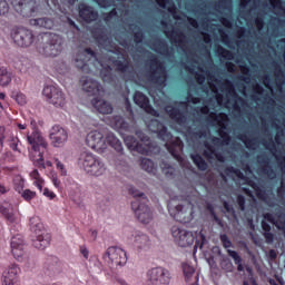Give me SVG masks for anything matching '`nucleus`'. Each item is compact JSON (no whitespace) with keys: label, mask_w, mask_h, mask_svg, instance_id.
Segmentation results:
<instances>
[{"label":"nucleus","mask_w":285,"mask_h":285,"mask_svg":"<svg viewBox=\"0 0 285 285\" xmlns=\"http://www.w3.org/2000/svg\"><path fill=\"white\" fill-rule=\"evenodd\" d=\"M31 179H33V186L38 188V190H43V178H41V175L39 174V170L33 169L30 173Z\"/></svg>","instance_id":"a19ab883"},{"label":"nucleus","mask_w":285,"mask_h":285,"mask_svg":"<svg viewBox=\"0 0 285 285\" xmlns=\"http://www.w3.org/2000/svg\"><path fill=\"white\" fill-rule=\"evenodd\" d=\"M239 141H243V144L246 146V148L255 150V146H257V138H248L246 135H239L238 136Z\"/></svg>","instance_id":"09e8293b"},{"label":"nucleus","mask_w":285,"mask_h":285,"mask_svg":"<svg viewBox=\"0 0 285 285\" xmlns=\"http://www.w3.org/2000/svg\"><path fill=\"white\" fill-rule=\"evenodd\" d=\"M205 148H206L207 150H205V151L203 153V155H204V157H206L207 159H210V158L213 157V155H215V148H214L210 144H208V142H205Z\"/></svg>","instance_id":"13d9d810"},{"label":"nucleus","mask_w":285,"mask_h":285,"mask_svg":"<svg viewBox=\"0 0 285 285\" xmlns=\"http://www.w3.org/2000/svg\"><path fill=\"white\" fill-rule=\"evenodd\" d=\"M91 35L98 43H110V37H108V32L106 31V28H94L91 31Z\"/></svg>","instance_id":"bb28decb"},{"label":"nucleus","mask_w":285,"mask_h":285,"mask_svg":"<svg viewBox=\"0 0 285 285\" xmlns=\"http://www.w3.org/2000/svg\"><path fill=\"white\" fill-rule=\"evenodd\" d=\"M153 50H155L156 52H160V55H166L168 56V43H166V41L158 39L155 43H154V48Z\"/></svg>","instance_id":"37998d69"},{"label":"nucleus","mask_w":285,"mask_h":285,"mask_svg":"<svg viewBox=\"0 0 285 285\" xmlns=\"http://www.w3.org/2000/svg\"><path fill=\"white\" fill-rule=\"evenodd\" d=\"M104 259H109L111 266H126L128 262V256L126 250L120 247H109L104 255Z\"/></svg>","instance_id":"dca6fc26"},{"label":"nucleus","mask_w":285,"mask_h":285,"mask_svg":"<svg viewBox=\"0 0 285 285\" xmlns=\"http://www.w3.org/2000/svg\"><path fill=\"white\" fill-rule=\"evenodd\" d=\"M215 117V121H218V125L220 128L218 129V135L220 139L223 140V144L225 146H228L230 144V135L226 132V124H228V115L220 112V114H213Z\"/></svg>","instance_id":"4be33fe9"},{"label":"nucleus","mask_w":285,"mask_h":285,"mask_svg":"<svg viewBox=\"0 0 285 285\" xmlns=\"http://www.w3.org/2000/svg\"><path fill=\"white\" fill-rule=\"evenodd\" d=\"M19 273H21V268H19V265L11 264L2 273V285H20L19 284Z\"/></svg>","instance_id":"aec40b11"},{"label":"nucleus","mask_w":285,"mask_h":285,"mask_svg":"<svg viewBox=\"0 0 285 285\" xmlns=\"http://www.w3.org/2000/svg\"><path fill=\"white\" fill-rule=\"evenodd\" d=\"M158 137L159 139L165 141V147L167 148L168 153L171 154L174 159H176L177 161H181V154L184 153V141L181 140V138L176 137L173 140V134L168 131V127L164 125L158 130Z\"/></svg>","instance_id":"0eeeda50"},{"label":"nucleus","mask_w":285,"mask_h":285,"mask_svg":"<svg viewBox=\"0 0 285 285\" xmlns=\"http://www.w3.org/2000/svg\"><path fill=\"white\" fill-rule=\"evenodd\" d=\"M136 136L138 137L135 138V136H126L124 141L126 146L130 150H135L136 153H139L140 155H148L150 153V137L148 135L144 134V131H137Z\"/></svg>","instance_id":"1a4fd4ad"},{"label":"nucleus","mask_w":285,"mask_h":285,"mask_svg":"<svg viewBox=\"0 0 285 285\" xmlns=\"http://www.w3.org/2000/svg\"><path fill=\"white\" fill-rule=\"evenodd\" d=\"M160 168H161L165 177H167L169 179H173V177H175V167L170 166V164L163 160L160 163Z\"/></svg>","instance_id":"c03bdc74"},{"label":"nucleus","mask_w":285,"mask_h":285,"mask_svg":"<svg viewBox=\"0 0 285 285\" xmlns=\"http://www.w3.org/2000/svg\"><path fill=\"white\" fill-rule=\"evenodd\" d=\"M36 48L45 57H58L63 50L61 37L51 32H41L36 37Z\"/></svg>","instance_id":"20e7f679"},{"label":"nucleus","mask_w":285,"mask_h":285,"mask_svg":"<svg viewBox=\"0 0 285 285\" xmlns=\"http://www.w3.org/2000/svg\"><path fill=\"white\" fill-rule=\"evenodd\" d=\"M13 99L19 106H26L28 104V98L23 95V92L13 94Z\"/></svg>","instance_id":"6e6d98bb"},{"label":"nucleus","mask_w":285,"mask_h":285,"mask_svg":"<svg viewBox=\"0 0 285 285\" xmlns=\"http://www.w3.org/2000/svg\"><path fill=\"white\" fill-rule=\"evenodd\" d=\"M275 77L277 81H281V83H284V70H282V67H279V65L275 66Z\"/></svg>","instance_id":"680f3d73"},{"label":"nucleus","mask_w":285,"mask_h":285,"mask_svg":"<svg viewBox=\"0 0 285 285\" xmlns=\"http://www.w3.org/2000/svg\"><path fill=\"white\" fill-rule=\"evenodd\" d=\"M90 57H94V59L97 57V52L91 48H86L83 51H79L76 56V68L86 72L89 68L88 62L90 61Z\"/></svg>","instance_id":"412c9836"},{"label":"nucleus","mask_w":285,"mask_h":285,"mask_svg":"<svg viewBox=\"0 0 285 285\" xmlns=\"http://www.w3.org/2000/svg\"><path fill=\"white\" fill-rule=\"evenodd\" d=\"M9 148L13 150V153H21V148H19V144H21V140H19V137L11 135L7 139Z\"/></svg>","instance_id":"a18cd8bd"},{"label":"nucleus","mask_w":285,"mask_h":285,"mask_svg":"<svg viewBox=\"0 0 285 285\" xmlns=\"http://www.w3.org/2000/svg\"><path fill=\"white\" fill-rule=\"evenodd\" d=\"M216 53L218 55V57H223V59H227L228 61H232V59H234V57H235L233 51H230L222 46L217 47Z\"/></svg>","instance_id":"8fccbe9b"},{"label":"nucleus","mask_w":285,"mask_h":285,"mask_svg":"<svg viewBox=\"0 0 285 285\" xmlns=\"http://www.w3.org/2000/svg\"><path fill=\"white\" fill-rule=\"evenodd\" d=\"M11 37L19 46L20 48H30V45L35 41V33L32 30L23 28V27H17L12 30Z\"/></svg>","instance_id":"ddd939ff"},{"label":"nucleus","mask_w":285,"mask_h":285,"mask_svg":"<svg viewBox=\"0 0 285 285\" xmlns=\"http://www.w3.org/2000/svg\"><path fill=\"white\" fill-rule=\"evenodd\" d=\"M249 186L255 190L256 197L261 202H266L268 199V194H266L265 189H262L259 186H257V183H250Z\"/></svg>","instance_id":"de8ad7c7"},{"label":"nucleus","mask_w":285,"mask_h":285,"mask_svg":"<svg viewBox=\"0 0 285 285\" xmlns=\"http://www.w3.org/2000/svg\"><path fill=\"white\" fill-rule=\"evenodd\" d=\"M149 63L150 71L147 75V79L156 86H164L166 83V68L164 63L153 53Z\"/></svg>","instance_id":"9d476101"},{"label":"nucleus","mask_w":285,"mask_h":285,"mask_svg":"<svg viewBox=\"0 0 285 285\" xmlns=\"http://www.w3.org/2000/svg\"><path fill=\"white\" fill-rule=\"evenodd\" d=\"M57 262H58V258H57V257H55V256H49V257L47 258V262L45 263V267H47V268H52V266H55V264H57Z\"/></svg>","instance_id":"69168bd1"},{"label":"nucleus","mask_w":285,"mask_h":285,"mask_svg":"<svg viewBox=\"0 0 285 285\" xmlns=\"http://www.w3.org/2000/svg\"><path fill=\"white\" fill-rule=\"evenodd\" d=\"M79 164H81L87 175H92L94 177H101V175L106 173V163H104V160L99 156L92 153H82L79 157Z\"/></svg>","instance_id":"423d86ee"},{"label":"nucleus","mask_w":285,"mask_h":285,"mask_svg":"<svg viewBox=\"0 0 285 285\" xmlns=\"http://www.w3.org/2000/svg\"><path fill=\"white\" fill-rule=\"evenodd\" d=\"M224 86L228 95H230L232 97H235L239 104H246V100H244V98L239 97L237 92H235V86L230 80H226Z\"/></svg>","instance_id":"ea45409f"},{"label":"nucleus","mask_w":285,"mask_h":285,"mask_svg":"<svg viewBox=\"0 0 285 285\" xmlns=\"http://www.w3.org/2000/svg\"><path fill=\"white\" fill-rule=\"evenodd\" d=\"M42 95L48 104H51L55 108H63L66 106V94L55 85H47L42 90Z\"/></svg>","instance_id":"f8f14e48"},{"label":"nucleus","mask_w":285,"mask_h":285,"mask_svg":"<svg viewBox=\"0 0 285 285\" xmlns=\"http://www.w3.org/2000/svg\"><path fill=\"white\" fill-rule=\"evenodd\" d=\"M27 141L29 146H31L30 159L33 165L40 170H46V166L49 168L52 167V163L50 160H43V154L48 150V142L41 136L39 130L35 129L31 134H27Z\"/></svg>","instance_id":"f03ea898"},{"label":"nucleus","mask_w":285,"mask_h":285,"mask_svg":"<svg viewBox=\"0 0 285 285\" xmlns=\"http://www.w3.org/2000/svg\"><path fill=\"white\" fill-rule=\"evenodd\" d=\"M191 160L197 166L198 170H208V163L199 154H191Z\"/></svg>","instance_id":"e433bc0d"},{"label":"nucleus","mask_w":285,"mask_h":285,"mask_svg":"<svg viewBox=\"0 0 285 285\" xmlns=\"http://www.w3.org/2000/svg\"><path fill=\"white\" fill-rule=\"evenodd\" d=\"M227 255H229V257H233L234 264H236L237 266V271L239 273L244 272V265L242 264V256H239V254L233 249H227Z\"/></svg>","instance_id":"79ce46f5"},{"label":"nucleus","mask_w":285,"mask_h":285,"mask_svg":"<svg viewBox=\"0 0 285 285\" xmlns=\"http://www.w3.org/2000/svg\"><path fill=\"white\" fill-rule=\"evenodd\" d=\"M109 61H111L116 72L126 73L128 72V70H130V68H132V66L130 65V61L124 62L117 58H110Z\"/></svg>","instance_id":"c756f323"},{"label":"nucleus","mask_w":285,"mask_h":285,"mask_svg":"<svg viewBox=\"0 0 285 285\" xmlns=\"http://www.w3.org/2000/svg\"><path fill=\"white\" fill-rule=\"evenodd\" d=\"M31 233H35L36 239H33L35 248L38 250H45L50 246L51 236L43 228V223H41V218L38 216H33L29 220Z\"/></svg>","instance_id":"6e6552de"},{"label":"nucleus","mask_w":285,"mask_h":285,"mask_svg":"<svg viewBox=\"0 0 285 285\" xmlns=\"http://www.w3.org/2000/svg\"><path fill=\"white\" fill-rule=\"evenodd\" d=\"M24 187H26V180H23V178L18 176L13 179V188L17 193H21Z\"/></svg>","instance_id":"603ef678"},{"label":"nucleus","mask_w":285,"mask_h":285,"mask_svg":"<svg viewBox=\"0 0 285 285\" xmlns=\"http://www.w3.org/2000/svg\"><path fill=\"white\" fill-rule=\"evenodd\" d=\"M21 197L24 199V202H32L35 197H37V191H32L30 189H22L21 190Z\"/></svg>","instance_id":"5fc2aeb1"},{"label":"nucleus","mask_w":285,"mask_h":285,"mask_svg":"<svg viewBox=\"0 0 285 285\" xmlns=\"http://www.w3.org/2000/svg\"><path fill=\"white\" fill-rule=\"evenodd\" d=\"M78 14L85 23H92V21L99 19V12L86 3H80L78 6Z\"/></svg>","instance_id":"5701e85b"},{"label":"nucleus","mask_w":285,"mask_h":285,"mask_svg":"<svg viewBox=\"0 0 285 285\" xmlns=\"http://www.w3.org/2000/svg\"><path fill=\"white\" fill-rule=\"evenodd\" d=\"M31 24L39 26L40 28H46L47 30H50L55 26V22L52 21V19L49 18H38L31 20Z\"/></svg>","instance_id":"c9c22d12"},{"label":"nucleus","mask_w":285,"mask_h":285,"mask_svg":"<svg viewBox=\"0 0 285 285\" xmlns=\"http://www.w3.org/2000/svg\"><path fill=\"white\" fill-rule=\"evenodd\" d=\"M258 161L259 164H262V173H264V175H267V177H269V179H275L276 174L273 169V167H271V161L268 160V158L264 157V156H258Z\"/></svg>","instance_id":"c85d7f7f"},{"label":"nucleus","mask_w":285,"mask_h":285,"mask_svg":"<svg viewBox=\"0 0 285 285\" xmlns=\"http://www.w3.org/2000/svg\"><path fill=\"white\" fill-rule=\"evenodd\" d=\"M129 195L134 196V202H131V210L135 213L138 222L140 224H150L153 222V210L148 206V197L144 191L135 189V187L129 188Z\"/></svg>","instance_id":"39448f33"},{"label":"nucleus","mask_w":285,"mask_h":285,"mask_svg":"<svg viewBox=\"0 0 285 285\" xmlns=\"http://www.w3.org/2000/svg\"><path fill=\"white\" fill-rule=\"evenodd\" d=\"M10 1L16 12H18V14H21L22 17H26V12H23V10L28 8V6L30 4V0H10Z\"/></svg>","instance_id":"7c9ffc66"},{"label":"nucleus","mask_w":285,"mask_h":285,"mask_svg":"<svg viewBox=\"0 0 285 285\" xmlns=\"http://www.w3.org/2000/svg\"><path fill=\"white\" fill-rule=\"evenodd\" d=\"M168 213L170 217L180 224H188V222L193 220V205L190 203L186 205L169 203Z\"/></svg>","instance_id":"9b49d317"},{"label":"nucleus","mask_w":285,"mask_h":285,"mask_svg":"<svg viewBox=\"0 0 285 285\" xmlns=\"http://www.w3.org/2000/svg\"><path fill=\"white\" fill-rule=\"evenodd\" d=\"M132 237L134 246L138 248V250H147V248H150V237H148V235L136 230L132 233Z\"/></svg>","instance_id":"a878e982"},{"label":"nucleus","mask_w":285,"mask_h":285,"mask_svg":"<svg viewBox=\"0 0 285 285\" xmlns=\"http://www.w3.org/2000/svg\"><path fill=\"white\" fill-rule=\"evenodd\" d=\"M55 161H56L57 170H60V175H62V177H66V175H68L66 167L61 164V161L59 159L56 158Z\"/></svg>","instance_id":"0e129e2a"},{"label":"nucleus","mask_w":285,"mask_h":285,"mask_svg":"<svg viewBox=\"0 0 285 285\" xmlns=\"http://www.w3.org/2000/svg\"><path fill=\"white\" fill-rule=\"evenodd\" d=\"M134 102L145 112H147V115H151V117H159V111H157V109L150 105V99L144 92L135 91Z\"/></svg>","instance_id":"f3484780"},{"label":"nucleus","mask_w":285,"mask_h":285,"mask_svg":"<svg viewBox=\"0 0 285 285\" xmlns=\"http://www.w3.org/2000/svg\"><path fill=\"white\" fill-rule=\"evenodd\" d=\"M175 35L176 37H178L179 39L176 40V43H178L179 48H181V50H185L184 48L186 47V35H184V32H176V31H171V32H166V36L168 37V39H175Z\"/></svg>","instance_id":"4c0bfd02"},{"label":"nucleus","mask_w":285,"mask_h":285,"mask_svg":"<svg viewBox=\"0 0 285 285\" xmlns=\"http://www.w3.org/2000/svg\"><path fill=\"white\" fill-rule=\"evenodd\" d=\"M111 126L116 130H120V132H128L130 130V124H128L121 116H114L111 120Z\"/></svg>","instance_id":"cd10ccee"},{"label":"nucleus","mask_w":285,"mask_h":285,"mask_svg":"<svg viewBox=\"0 0 285 285\" xmlns=\"http://www.w3.org/2000/svg\"><path fill=\"white\" fill-rule=\"evenodd\" d=\"M220 242L224 248H233V242L230 240V238H228V235L222 234Z\"/></svg>","instance_id":"bf43d9fd"},{"label":"nucleus","mask_w":285,"mask_h":285,"mask_svg":"<svg viewBox=\"0 0 285 285\" xmlns=\"http://www.w3.org/2000/svg\"><path fill=\"white\" fill-rule=\"evenodd\" d=\"M12 82V72L8 71V68L0 67V86H10Z\"/></svg>","instance_id":"2f4dec72"},{"label":"nucleus","mask_w":285,"mask_h":285,"mask_svg":"<svg viewBox=\"0 0 285 285\" xmlns=\"http://www.w3.org/2000/svg\"><path fill=\"white\" fill-rule=\"evenodd\" d=\"M0 214L2 215V217L6 219L8 226H13V228H19V216H17V214L14 213V209L12 208V206H0Z\"/></svg>","instance_id":"b1692460"},{"label":"nucleus","mask_w":285,"mask_h":285,"mask_svg":"<svg viewBox=\"0 0 285 285\" xmlns=\"http://www.w3.org/2000/svg\"><path fill=\"white\" fill-rule=\"evenodd\" d=\"M100 77L105 83H112V67L110 65L102 66V69L100 70Z\"/></svg>","instance_id":"473e14b6"},{"label":"nucleus","mask_w":285,"mask_h":285,"mask_svg":"<svg viewBox=\"0 0 285 285\" xmlns=\"http://www.w3.org/2000/svg\"><path fill=\"white\" fill-rule=\"evenodd\" d=\"M144 31L140 28H138V31L134 32V41L135 43H144Z\"/></svg>","instance_id":"052dcab7"},{"label":"nucleus","mask_w":285,"mask_h":285,"mask_svg":"<svg viewBox=\"0 0 285 285\" xmlns=\"http://www.w3.org/2000/svg\"><path fill=\"white\" fill-rule=\"evenodd\" d=\"M165 111L167 115H169V118L175 121L178 126H186L188 124V118L181 112V110L174 106H167L165 108Z\"/></svg>","instance_id":"393cba45"},{"label":"nucleus","mask_w":285,"mask_h":285,"mask_svg":"<svg viewBox=\"0 0 285 285\" xmlns=\"http://www.w3.org/2000/svg\"><path fill=\"white\" fill-rule=\"evenodd\" d=\"M236 202L240 210H246V197H244V195L239 194L236 198Z\"/></svg>","instance_id":"e2e57ef3"},{"label":"nucleus","mask_w":285,"mask_h":285,"mask_svg":"<svg viewBox=\"0 0 285 285\" xmlns=\"http://www.w3.org/2000/svg\"><path fill=\"white\" fill-rule=\"evenodd\" d=\"M140 168L146 170V173H155V170H157L155 168V163L149 158L140 159Z\"/></svg>","instance_id":"49530a36"},{"label":"nucleus","mask_w":285,"mask_h":285,"mask_svg":"<svg viewBox=\"0 0 285 285\" xmlns=\"http://www.w3.org/2000/svg\"><path fill=\"white\" fill-rule=\"evenodd\" d=\"M225 175H227V177H230V175H235L238 179H244V173H242V170L233 167V166H229V167H226L225 170H224Z\"/></svg>","instance_id":"3c124183"},{"label":"nucleus","mask_w":285,"mask_h":285,"mask_svg":"<svg viewBox=\"0 0 285 285\" xmlns=\"http://www.w3.org/2000/svg\"><path fill=\"white\" fill-rule=\"evenodd\" d=\"M24 248L23 236L21 234L13 235L11 237V253L18 262L23 261V255H26Z\"/></svg>","instance_id":"a211bd4d"},{"label":"nucleus","mask_w":285,"mask_h":285,"mask_svg":"<svg viewBox=\"0 0 285 285\" xmlns=\"http://www.w3.org/2000/svg\"><path fill=\"white\" fill-rule=\"evenodd\" d=\"M147 277L151 285H170L173 276L170 271L164 267H154L147 272Z\"/></svg>","instance_id":"4468645a"},{"label":"nucleus","mask_w":285,"mask_h":285,"mask_svg":"<svg viewBox=\"0 0 285 285\" xmlns=\"http://www.w3.org/2000/svg\"><path fill=\"white\" fill-rule=\"evenodd\" d=\"M82 83V90L89 95V97H94L91 100V105L100 115H111L114 108L112 105L106 100H104V96L106 91L99 81L90 79L88 76H82L80 79Z\"/></svg>","instance_id":"f257e3e1"},{"label":"nucleus","mask_w":285,"mask_h":285,"mask_svg":"<svg viewBox=\"0 0 285 285\" xmlns=\"http://www.w3.org/2000/svg\"><path fill=\"white\" fill-rule=\"evenodd\" d=\"M156 3H158L159 8L166 9V4L169 3L167 10L168 12H170V14L174 16V19H177V16H175L177 13V6H175V3H173V1L170 0H156Z\"/></svg>","instance_id":"58836bf2"},{"label":"nucleus","mask_w":285,"mask_h":285,"mask_svg":"<svg viewBox=\"0 0 285 285\" xmlns=\"http://www.w3.org/2000/svg\"><path fill=\"white\" fill-rule=\"evenodd\" d=\"M10 12V6L8 4V1L0 0V17H6Z\"/></svg>","instance_id":"4d7b16f0"},{"label":"nucleus","mask_w":285,"mask_h":285,"mask_svg":"<svg viewBox=\"0 0 285 285\" xmlns=\"http://www.w3.org/2000/svg\"><path fill=\"white\" fill-rule=\"evenodd\" d=\"M263 218L265 219V222H269V224H273L274 226H276V228H278V230H285V220L275 219V215H273L271 213H266L263 215Z\"/></svg>","instance_id":"72a5a7b5"},{"label":"nucleus","mask_w":285,"mask_h":285,"mask_svg":"<svg viewBox=\"0 0 285 285\" xmlns=\"http://www.w3.org/2000/svg\"><path fill=\"white\" fill-rule=\"evenodd\" d=\"M185 132L189 139H204V137H206V130L198 129L195 131L190 126L185 128Z\"/></svg>","instance_id":"f704fd0d"},{"label":"nucleus","mask_w":285,"mask_h":285,"mask_svg":"<svg viewBox=\"0 0 285 285\" xmlns=\"http://www.w3.org/2000/svg\"><path fill=\"white\" fill-rule=\"evenodd\" d=\"M50 139L55 148H61L68 141V131L59 125H55L50 131Z\"/></svg>","instance_id":"6ab92c4d"},{"label":"nucleus","mask_w":285,"mask_h":285,"mask_svg":"<svg viewBox=\"0 0 285 285\" xmlns=\"http://www.w3.org/2000/svg\"><path fill=\"white\" fill-rule=\"evenodd\" d=\"M171 235L180 248H188V246H193L195 244V234L186 229H181L178 226L171 227Z\"/></svg>","instance_id":"2eb2a0df"},{"label":"nucleus","mask_w":285,"mask_h":285,"mask_svg":"<svg viewBox=\"0 0 285 285\" xmlns=\"http://www.w3.org/2000/svg\"><path fill=\"white\" fill-rule=\"evenodd\" d=\"M42 195L45 197H48V199H55V197H57V194H55V191H52V190H50L48 188L43 189Z\"/></svg>","instance_id":"774afa93"},{"label":"nucleus","mask_w":285,"mask_h":285,"mask_svg":"<svg viewBox=\"0 0 285 285\" xmlns=\"http://www.w3.org/2000/svg\"><path fill=\"white\" fill-rule=\"evenodd\" d=\"M183 273L185 275L186 282H190V277L195 275V267L190 265H183Z\"/></svg>","instance_id":"864d4df0"},{"label":"nucleus","mask_w":285,"mask_h":285,"mask_svg":"<svg viewBox=\"0 0 285 285\" xmlns=\"http://www.w3.org/2000/svg\"><path fill=\"white\" fill-rule=\"evenodd\" d=\"M86 142L89 148L96 150V153H104L108 146L114 148L116 153L124 155V144H121L114 134H108L104 139V134L94 130L86 137Z\"/></svg>","instance_id":"7ed1b4c3"},{"label":"nucleus","mask_w":285,"mask_h":285,"mask_svg":"<svg viewBox=\"0 0 285 285\" xmlns=\"http://www.w3.org/2000/svg\"><path fill=\"white\" fill-rule=\"evenodd\" d=\"M263 237H265L266 244H273L275 242V234L271 232H265L263 234Z\"/></svg>","instance_id":"338daca9"}]
</instances>
